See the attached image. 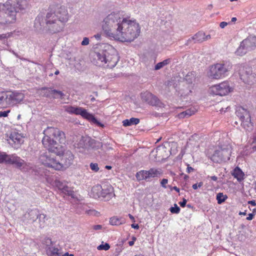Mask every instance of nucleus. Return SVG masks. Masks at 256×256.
<instances>
[{
	"mask_svg": "<svg viewBox=\"0 0 256 256\" xmlns=\"http://www.w3.org/2000/svg\"><path fill=\"white\" fill-rule=\"evenodd\" d=\"M239 123H240V120H239V122H238L237 120H236V121L234 122V123L233 125H234V126H238V124Z\"/></svg>",
	"mask_w": 256,
	"mask_h": 256,
	"instance_id": "e2e57ef3",
	"label": "nucleus"
},
{
	"mask_svg": "<svg viewBox=\"0 0 256 256\" xmlns=\"http://www.w3.org/2000/svg\"><path fill=\"white\" fill-rule=\"evenodd\" d=\"M46 214H40L39 212L38 218L36 219V222H34L33 224L36 227H38L40 228H44L46 225Z\"/></svg>",
	"mask_w": 256,
	"mask_h": 256,
	"instance_id": "4be33fe9",
	"label": "nucleus"
},
{
	"mask_svg": "<svg viewBox=\"0 0 256 256\" xmlns=\"http://www.w3.org/2000/svg\"><path fill=\"white\" fill-rule=\"evenodd\" d=\"M102 190L103 187L100 184L94 186L92 189L91 192L92 196L95 198H101Z\"/></svg>",
	"mask_w": 256,
	"mask_h": 256,
	"instance_id": "b1692460",
	"label": "nucleus"
},
{
	"mask_svg": "<svg viewBox=\"0 0 256 256\" xmlns=\"http://www.w3.org/2000/svg\"><path fill=\"white\" fill-rule=\"evenodd\" d=\"M54 184L55 186L58 188V190H62V192L64 189L65 186H66V184L59 180H56L54 181Z\"/></svg>",
	"mask_w": 256,
	"mask_h": 256,
	"instance_id": "c9c22d12",
	"label": "nucleus"
},
{
	"mask_svg": "<svg viewBox=\"0 0 256 256\" xmlns=\"http://www.w3.org/2000/svg\"><path fill=\"white\" fill-rule=\"evenodd\" d=\"M140 122L138 118H132L130 119H126L122 121L123 126H128L132 125L138 124Z\"/></svg>",
	"mask_w": 256,
	"mask_h": 256,
	"instance_id": "bb28decb",
	"label": "nucleus"
},
{
	"mask_svg": "<svg viewBox=\"0 0 256 256\" xmlns=\"http://www.w3.org/2000/svg\"><path fill=\"white\" fill-rule=\"evenodd\" d=\"M115 196L112 186L110 185H104L102 192V198L106 201L109 200Z\"/></svg>",
	"mask_w": 256,
	"mask_h": 256,
	"instance_id": "6ab92c4d",
	"label": "nucleus"
},
{
	"mask_svg": "<svg viewBox=\"0 0 256 256\" xmlns=\"http://www.w3.org/2000/svg\"><path fill=\"white\" fill-rule=\"evenodd\" d=\"M228 196L226 194H224L222 192H219L216 195V200L218 204L224 202Z\"/></svg>",
	"mask_w": 256,
	"mask_h": 256,
	"instance_id": "473e14b6",
	"label": "nucleus"
},
{
	"mask_svg": "<svg viewBox=\"0 0 256 256\" xmlns=\"http://www.w3.org/2000/svg\"><path fill=\"white\" fill-rule=\"evenodd\" d=\"M64 194L68 195V196H70L72 198H74V192L72 189L68 187L67 185L65 186L64 189L62 191Z\"/></svg>",
	"mask_w": 256,
	"mask_h": 256,
	"instance_id": "f704fd0d",
	"label": "nucleus"
},
{
	"mask_svg": "<svg viewBox=\"0 0 256 256\" xmlns=\"http://www.w3.org/2000/svg\"><path fill=\"white\" fill-rule=\"evenodd\" d=\"M10 154H7L6 152H0V164L5 163L8 164L7 160H9Z\"/></svg>",
	"mask_w": 256,
	"mask_h": 256,
	"instance_id": "72a5a7b5",
	"label": "nucleus"
},
{
	"mask_svg": "<svg viewBox=\"0 0 256 256\" xmlns=\"http://www.w3.org/2000/svg\"><path fill=\"white\" fill-rule=\"evenodd\" d=\"M66 111L69 114H75L76 115H80L83 118H86L94 124L100 125V122L92 114L88 113L86 110L81 107H74L72 106H66Z\"/></svg>",
	"mask_w": 256,
	"mask_h": 256,
	"instance_id": "9d476101",
	"label": "nucleus"
},
{
	"mask_svg": "<svg viewBox=\"0 0 256 256\" xmlns=\"http://www.w3.org/2000/svg\"><path fill=\"white\" fill-rule=\"evenodd\" d=\"M89 38L86 37H84L82 42L81 44L82 46H87L89 44Z\"/></svg>",
	"mask_w": 256,
	"mask_h": 256,
	"instance_id": "37998d69",
	"label": "nucleus"
},
{
	"mask_svg": "<svg viewBox=\"0 0 256 256\" xmlns=\"http://www.w3.org/2000/svg\"><path fill=\"white\" fill-rule=\"evenodd\" d=\"M134 241H132V240L128 242V244L130 246H133L134 244Z\"/></svg>",
	"mask_w": 256,
	"mask_h": 256,
	"instance_id": "774afa93",
	"label": "nucleus"
},
{
	"mask_svg": "<svg viewBox=\"0 0 256 256\" xmlns=\"http://www.w3.org/2000/svg\"><path fill=\"white\" fill-rule=\"evenodd\" d=\"M187 200L184 198H183L182 201L179 202L180 205L182 208H184L186 206Z\"/></svg>",
	"mask_w": 256,
	"mask_h": 256,
	"instance_id": "09e8293b",
	"label": "nucleus"
},
{
	"mask_svg": "<svg viewBox=\"0 0 256 256\" xmlns=\"http://www.w3.org/2000/svg\"><path fill=\"white\" fill-rule=\"evenodd\" d=\"M48 250L52 256H59V250L55 247H49Z\"/></svg>",
	"mask_w": 256,
	"mask_h": 256,
	"instance_id": "a19ab883",
	"label": "nucleus"
},
{
	"mask_svg": "<svg viewBox=\"0 0 256 256\" xmlns=\"http://www.w3.org/2000/svg\"><path fill=\"white\" fill-rule=\"evenodd\" d=\"M194 170V168L190 166L189 164L188 165V167L186 168V172L188 173H190Z\"/></svg>",
	"mask_w": 256,
	"mask_h": 256,
	"instance_id": "603ef678",
	"label": "nucleus"
},
{
	"mask_svg": "<svg viewBox=\"0 0 256 256\" xmlns=\"http://www.w3.org/2000/svg\"><path fill=\"white\" fill-rule=\"evenodd\" d=\"M254 216V214H253L252 213L249 214L248 216L246 218V220H252Z\"/></svg>",
	"mask_w": 256,
	"mask_h": 256,
	"instance_id": "5fc2aeb1",
	"label": "nucleus"
},
{
	"mask_svg": "<svg viewBox=\"0 0 256 256\" xmlns=\"http://www.w3.org/2000/svg\"><path fill=\"white\" fill-rule=\"evenodd\" d=\"M52 90L46 87H43L40 88L41 94L46 98H50L52 96L53 92Z\"/></svg>",
	"mask_w": 256,
	"mask_h": 256,
	"instance_id": "c85d7f7f",
	"label": "nucleus"
},
{
	"mask_svg": "<svg viewBox=\"0 0 256 256\" xmlns=\"http://www.w3.org/2000/svg\"><path fill=\"white\" fill-rule=\"evenodd\" d=\"M194 78V74L192 72H188L186 76L184 79L188 84H192V82Z\"/></svg>",
	"mask_w": 256,
	"mask_h": 256,
	"instance_id": "58836bf2",
	"label": "nucleus"
},
{
	"mask_svg": "<svg viewBox=\"0 0 256 256\" xmlns=\"http://www.w3.org/2000/svg\"><path fill=\"white\" fill-rule=\"evenodd\" d=\"M39 212V210L37 209L28 210L24 214V222L26 221L27 222L33 224L34 222H36V219L38 218Z\"/></svg>",
	"mask_w": 256,
	"mask_h": 256,
	"instance_id": "dca6fc26",
	"label": "nucleus"
},
{
	"mask_svg": "<svg viewBox=\"0 0 256 256\" xmlns=\"http://www.w3.org/2000/svg\"><path fill=\"white\" fill-rule=\"evenodd\" d=\"M62 256H74L73 254H70L68 252H66Z\"/></svg>",
	"mask_w": 256,
	"mask_h": 256,
	"instance_id": "680f3d73",
	"label": "nucleus"
},
{
	"mask_svg": "<svg viewBox=\"0 0 256 256\" xmlns=\"http://www.w3.org/2000/svg\"><path fill=\"white\" fill-rule=\"evenodd\" d=\"M232 176L238 182H241L244 180V173L242 172V170L238 168V166L236 167L234 170L233 172L232 173Z\"/></svg>",
	"mask_w": 256,
	"mask_h": 256,
	"instance_id": "393cba45",
	"label": "nucleus"
},
{
	"mask_svg": "<svg viewBox=\"0 0 256 256\" xmlns=\"http://www.w3.org/2000/svg\"><path fill=\"white\" fill-rule=\"evenodd\" d=\"M162 174L160 170L151 168L148 170H141L137 172L136 177L138 181L145 180L146 182H150L151 178L159 177Z\"/></svg>",
	"mask_w": 256,
	"mask_h": 256,
	"instance_id": "f8f14e48",
	"label": "nucleus"
},
{
	"mask_svg": "<svg viewBox=\"0 0 256 256\" xmlns=\"http://www.w3.org/2000/svg\"><path fill=\"white\" fill-rule=\"evenodd\" d=\"M53 94L52 98H60V99H63L64 98L65 94L62 91L58 90H52Z\"/></svg>",
	"mask_w": 256,
	"mask_h": 256,
	"instance_id": "2f4dec72",
	"label": "nucleus"
},
{
	"mask_svg": "<svg viewBox=\"0 0 256 256\" xmlns=\"http://www.w3.org/2000/svg\"><path fill=\"white\" fill-rule=\"evenodd\" d=\"M113 48L106 44H99L95 48L93 62L99 66H106L110 68H114L118 61V56L114 53Z\"/></svg>",
	"mask_w": 256,
	"mask_h": 256,
	"instance_id": "39448f33",
	"label": "nucleus"
},
{
	"mask_svg": "<svg viewBox=\"0 0 256 256\" xmlns=\"http://www.w3.org/2000/svg\"><path fill=\"white\" fill-rule=\"evenodd\" d=\"M211 180H214V181H216L217 180H218V178L217 176H212L210 177Z\"/></svg>",
	"mask_w": 256,
	"mask_h": 256,
	"instance_id": "052dcab7",
	"label": "nucleus"
},
{
	"mask_svg": "<svg viewBox=\"0 0 256 256\" xmlns=\"http://www.w3.org/2000/svg\"><path fill=\"white\" fill-rule=\"evenodd\" d=\"M94 141L93 140H91L88 137L82 136L80 140L76 143H75L74 146L78 148H82L84 150L90 146H92Z\"/></svg>",
	"mask_w": 256,
	"mask_h": 256,
	"instance_id": "2eb2a0df",
	"label": "nucleus"
},
{
	"mask_svg": "<svg viewBox=\"0 0 256 256\" xmlns=\"http://www.w3.org/2000/svg\"><path fill=\"white\" fill-rule=\"evenodd\" d=\"M102 30L106 36L122 42H131L138 37L140 28L136 20L121 16L119 12H112L102 22Z\"/></svg>",
	"mask_w": 256,
	"mask_h": 256,
	"instance_id": "f257e3e1",
	"label": "nucleus"
},
{
	"mask_svg": "<svg viewBox=\"0 0 256 256\" xmlns=\"http://www.w3.org/2000/svg\"><path fill=\"white\" fill-rule=\"evenodd\" d=\"M110 222L112 225L118 226L124 223V220L119 218L116 216H114L110 218Z\"/></svg>",
	"mask_w": 256,
	"mask_h": 256,
	"instance_id": "7c9ffc66",
	"label": "nucleus"
},
{
	"mask_svg": "<svg viewBox=\"0 0 256 256\" xmlns=\"http://www.w3.org/2000/svg\"><path fill=\"white\" fill-rule=\"evenodd\" d=\"M128 216L129 218L132 220L134 222V217L130 214H128Z\"/></svg>",
	"mask_w": 256,
	"mask_h": 256,
	"instance_id": "69168bd1",
	"label": "nucleus"
},
{
	"mask_svg": "<svg viewBox=\"0 0 256 256\" xmlns=\"http://www.w3.org/2000/svg\"><path fill=\"white\" fill-rule=\"evenodd\" d=\"M94 38L97 40H100L101 34H97L94 36Z\"/></svg>",
	"mask_w": 256,
	"mask_h": 256,
	"instance_id": "6e6d98bb",
	"label": "nucleus"
},
{
	"mask_svg": "<svg viewBox=\"0 0 256 256\" xmlns=\"http://www.w3.org/2000/svg\"><path fill=\"white\" fill-rule=\"evenodd\" d=\"M8 164H14L18 168H24L26 163L25 161L16 154H10L9 160H7Z\"/></svg>",
	"mask_w": 256,
	"mask_h": 256,
	"instance_id": "f3484780",
	"label": "nucleus"
},
{
	"mask_svg": "<svg viewBox=\"0 0 256 256\" xmlns=\"http://www.w3.org/2000/svg\"><path fill=\"white\" fill-rule=\"evenodd\" d=\"M42 244H45L48 248L49 247H50L51 245L52 244V240L50 238H44L42 240Z\"/></svg>",
	"mask_w": 256,
	"mask_h": 256,
	"instance_id": "e433bc0d",
	"label": "nucleus"
},
{
	"mask_svg": "<svg viewBox=\"0 0 256 256\" xmlns=\"http://www.w3.org/2000/svg\"><path fill=\"white\" fill-rule=\"evenodd\" d=\"M252 147L254 150H256V136L253 138V141L252 143Z\"/></svg>",
	"mask_w": 256,
	"mask_h": 256,
	"instance_id": "de8ad7c7",
	"label": "nucleus"
},
{
	"mask_svg": "<svg viewBox=\"0 0 256 256\" xmlns=\"http://www.w3.org/2000/svg\"><path fill=\"white\" fill-rule=\"evenodd\" d=\"M6 38V35L4 34H0V40H2L5 38Z\"/></svg>",
	"mask_w": 256,
	"mask_h": 256,
	"instance_id": "0e129e2a",
	"label": "nucleus"
},
{
	"mask_svg": "<svg viewBox=\"0 0 256 256\" xmlns=\"http://www.w3.org/2000/svg\"><path fill=\"white\" fill-rule=\"evenodd\" d=\"M8 100V94L4 92H0V107L5 108L10 105Z\"/></svg>",
	"mask_w": 256,
	"mask_h": 256,
	"instance_id": "5701e85b",
	"label": "nucleus"
},
{
	"mask_svg": "<svg viewBox=\"0 0 256 256\" xmlns=\"http://www.w3.org/2000/svg\"><path fill=\"white\" fill-rule=\"evenodd\" d=\"M236 114L240 122V125L246 130L252 128V124L251 122L250 116L247 110L242 106L236 108Z\"/></svg>",
	"mask_w": 256,
	"mask_h": 256,
	"instance_id": "1a4fd4ad",
	"label": "nucleus"
},
{
	"mask_svg": "<svg viewBox=\"0 0 256 256\" xmlns=\"http://www.w3.org/2000/svg\"><path fill=\"white\" fill-rule=\"evenodd\" d=\"M232 152V146L229 144H224L218 146L210 157L215 163H222L230 160Z\"/></svg>",
	"mask_w": 256,
	"mask_h": 256,
	"instance_id": "6e6552de",
	"label": "nucleus"
},
{
	"mask_svg": "<svg viewBox=\"0 0 256 256\" xmlns=\"http://www.w3.org/2000/svg\"><path fill=\"white\" fill-rule=\"evenodd\" d=\"M248 204H250L251 205L254 206H255L256 205V203L254 200L248 201Z\"/></svg>",
	"mask_w": 256,
	"mask_h": 256,
	"instance_id": "4d7b16f0",
	"label": "nucleus"
},
{
	"mask_svg": "<svg viewBox=\"0 0 256 256\" xmlns=\"http://www.w3.org/2000/svg\"><path fill=\"white\" fill-rule=\"evenodd\" d=\"M170 212L172 214H178L180 212V208L176 204H174V206L171 207L170 209Z\"/></svg>",
	"mask_w": 256,
	"mask_h": 256,
	"instance_id": "ea45409f",
	"label": "nucleus"
},
{
	"mask_svg": "<svg viewBox=\"0 0 256 256\" xmlns=\"http://www.w3.org/2000/svg\"><path fill=\"white\" fill-rule=\"evenodd\" d=\"M10 112V110H6V111H0V118L7 116Z\"/></svg>",
	"mask_w": 256,
	"mask_h": 256,
	"instance_id": "c03bdc74",
	"label": "nucleus"
},
{
	"mask_svg": "<svg viewBox=\"0 0 256 256\" xmlns=\"http://www.w3.org/2000/svg\"><path fill=\"white\" fill-rule=\"evenodd\" d=\"M60 162L57 160L52 154L44 153L40 156L42 164L46 166L52 168L56 170H61L63 168L70 166L73 162L74 155L70 150L63 152Z\"/></svg>",
	"mask_w": 256,
	"mask_h": 256,
	"instance_id": "423d86ee",
	"label": "nucleus"
},
{
	"mask_svg": "<svg viewBox=\"0 0 256 256\" xmlns=\"http://www.w3.org/2000/svg\"><path fill=\"white\" fill-rule=\"evenodd\" d=\"M174 190L176 191L177 192H180V189L176 187V186H174L173 188H172Z\"/></svg>",
	"mask_w": 256,
	"mask_h": 256,
	"instance_id": "338daca9",
	"label": "nucleus"
},
{
	"mask_svg": "<svg viewBox=\"0 0 256 256\" xmlns=\"http://www.w3.org/2000/svg\"><path fill=\"white\" fill-rule=\"evenodd\" d=\"M110 248V246L108 244V243H105L104 244H103V242H102V244H100V246H98V247H97V249L98 250H109Z\"/></svg>",
	"mask_w": 256,
	"mask_h": 256,
	"instance_id": "4c0bfd02",
	"label": "nucleus"
},
{
	"mask_svg": "<svg viewBox=\"0 0 256 256\" xmlns=\"http://www.w3.org/2000/svg\"><path fill=\"white\" fill-rule=\"evenodd\" d=\"M28 6L27 0H8L4 4L0 3V24L14 22L16 14L24 10Z\"/></svg>",
	"mask_w": 256,
	"mask_h": 256,
	"instance_id": "20e7f679",
	"label": "nucleus"
},
{
	"mask_svg": "<svg viewBox=\"0 0 256 256\" xmlns=\"http://www.w3.org/2000/svg\"><path fill=\"white\" fill-rule=\"evenodd\" d=\"M242 69L240 70L239 74L240 79L245 84L252 86L256 82V74L252 72V68L238 66Z\"/></svg>",
	"mask_w": 256,
	"mask_h": 256,
	"instance_id": "9b49d317",
	"label": "nucleus"
},
{
	"mask_svg": "<svg viewBox=\"0 0 256 256\" xmlns=\"http://www.w3.org/2000/svg\"><path fill=\"white\" fill-rule=\"evenodd\" d=\"M246 45L243 44L242 42H240V46L236 52L237 56H242L244 55L249 50L246 47Z\"/></svg>",
	"mask_w": 256,
	"mask_h": 256,
	"instance_id": "cd10ccee",
	"label": "nucleus"
},
{
	"mask_svg": "<svg viewBox=\"0 0 256 256\" xmlns=\"http://www.w3.org/2000/svg\"><path fill=\"white\" fill-rule=\"evenodd\" d=\"M168 180L166 178H163L160 182V184L164 188H166V184L168 183Z\"/></svg>",
	"mask_w": 256,
	"mask_h": 256,
	"instance_id": "a18cd8bd",
	"label": "nucleus"
},
{
	"mask_svg": "<svg viewBox=\"0 0 256 256\" xmlns=\"http://www.w3.org/2000/svg\"><path fill=\"white\" fill-rule=\"evenodd\" d=\"M131 226L132 228H135V229H138L139 228V226L138 224H132L131 225Z\"/></svg>",
	"mask_w": 256,
	"mask_h": 256,
	"instance_id": "bf43d9fd",
	"label": "nucleus"
},
{
	"mask_svg": "<svg viewBox=\"0 0 256 256\" xmlns=\"http://www.w3.org/2000/svg\"><path fill=\"white\" fill-rule=\"evenodd\" d=\"M204 32H198L195 34L192 37L190 38L186 42V44H188L192 41L194 42V43H200L204 41Z\"/></svg>",
	"mask_w": 256,
	"mask_h": 256,
	"instance_id": "412c9836",
	"label": "nucleus"
},
{
	"mask_svg": "<svg viewBox=\"0 0 256 256\" xmlns=\"http://www.w3.org/2000/svg\"><path fill=\"white\" fill-rule=\"evenodd\" d=\"M242 42L249 51L256 48V36H254L250 35Z\"/></svg>",
	"mask_w": 256,
	"mask_h": 256,
	"instance_id": "aec40b11",
	"label": "nucleus"
},
{
	"mask_svg": "<svg viewBox=\"0 0 256 256\" xmlns=\"http://www.w3.org/2000/svg\"><path fill=\"white\" fill-rule=\"evenodd\" d=\"M90 169L94 172H98L99 170L98 164L96 163H90Z\"/></svg>",
	"mask_w": 256,
	"mask_h": 256,
	"instance_id": "79ce46f5",
	"label": "nucleus"
},
{
	"mask_svg": "<svg viewBox=\"0 0 256 256\" xmlns=\"http://www.w3.org/2000/svg\"><path fill=\"white\" fill-rule=\"evenodd\" d=\"M231 91L228 82H224L219 84L214 85L210 88V93L214 95L225 96Z\"/></svg>",
	"mask_w": 256,
	"mask_h": 256,
	"instance_id": "ddd939ff",
	"label": "nucleus"
},
{
	"mask_svg": "<svg viewBox=\"0 0 256 256\" xmlns=\"http://www.w3.org/2000/svg\"><path fill=\"white\" fill-rule=\"evenodd\" d=\"M68 17L66 8L62 6L54 12H40L35 19L34 26L38 28L43 27L50 34L57 33L63 29Z\"/></svg>",
	"mask_w": 256,
	"mask_h": 256,
	"instance_id": "f03ea898",
	"label": "nucleus"
},
{
	"mask_svg": "<svg viewBox=\"0 0 256 256\" xmlns=\"http://www.w3.org/2000/svg\"><path fill=\"white\" fill-rule=\"evenodd\" d=\"M11 138L15 143L17 142L18 144H20V141L22 140L20 138H14V136H12Z\"/></svg>",
	"mask_w": 256,
	"mask_h": 256,
	"instance_id": "8fccbe9b",
	"label": "nucleus"
},
{
	"mask_svg": "<svg viewBox=\"0 0 256 256\" xmlns=\"http://www.w3.org/2000/svg\"><path fill=\"white\" fill-rule=\"evenodd\" d=\"M196 112V109L194 108H190L186 110L180 112L178 114V116L180 118H188L190 116L194 114Z\"/></svg>",
	"mask_w": 256,
	"mask_h": 256,
	"instance_id": "a878e982",
	"label": "nucleus"
},
{
	"mask_svg": "<svg viewBox=\"0 0 256 256\" xmlns=\"http://www.w3.org/2000/svg\"><path fill=\"white\" fill-rule=\"evenodd\" d=\"M141 98L143 102L150 106L160 108L164 107V104L158 98L150 92H146L142 93Z\"/></svg>",
	"mask_w": 256,
	"mask_h": 256,
	"instance_id": "4468645a",
	"label": "nucleus"
},
{
	"mask_svg": "<svg viewBox=\"0 0 256 256\" xmlns=\"http://www.w3.org/2000/svg\"><path fill=\"white\" fill-rule=\"evenodd\" d=\"M202 185H203V182H200L198 183V185L197 184H194L192 186V188L194 190H196L198 188L202 187Z\"/></svg>",
	"mask_w": 256,
	"mask_h": 256,
	"instance_id": "49530a36",
	"label": "nucleus"
},
{
	"mask_svg": "<svg viewBox=\"0 0 256 256\" xmlns=\"http://www.w3.org/2000/svg\"><path fill=\"white\" fill-rule=\"evenodd\" d=\"M170 62L171 60L170 58L164 60L162 62L158 63L154 66V70H159L164 68V66L168 64Z\"/></svg>",
	"mask_w": 256,
	"mask_h": 256,
	"instance_id": "c756f323",
	"label": "nucleus"
},
{
	"mask_svg": "<svg viewBox=\"0 0 256 256\" xmlns=\"http://www.w3.org/2000/svg\"><path fill=\"white\" fill-rule=\"evenodd\" d=\"M228 24V22H221L220 24V26L222 28H224Z\"/></svg>",
	"mask_w": 256,
	"mask_h": 256,
	"instance_id": "3c124183",
	"label": "nucleus"
},
{
	"mask_svg": "<svg viewBox=\"0 0 256 256\" xmlns=\"http://www.w3.org/2000/svg\"><path fill=\"white\" fill-rule=\"evenodd\" d=\"M24 94L22 92L16 91L11 92L8 94L10 105L20 103L24 100Z\"/></svg>",
	"mask_w": 256,
	"mask_h": 256,
	"instance_id": "a211bd4d",
	"label": "nucleus"
},
{
	"mask_svg": "<svg viewBox=\"0 0 256 256\" xmlns=\"http://www.w3.org/2000/svg\"><path fill=\"white\" fill-rule=\"evenodd\" d=\"M232 68V64L229 61H222L213 64L210 67L208 76L213 79H220L228 76Z\"/></svg>",
	"mask_w": 256,
	"mask_h": 256,
	"instance_id": "0eeeda50",
	"label": "nucleus"
},
{
	"mask_svg": "<svg viewBox=\"0 0 256 256\" xmlns=\"http://www.w3.org/2000/svg\"><path fill=\"white\" fill-rule=\"evenodd\" d=\"M102 228V226L100 224L94 225L93 226V228L94 230H99Z\"/></svg>",
	"mask_w": 256,
	"mask_h": 256,
	"instance_id": "864d4df0",
	"label": "nucleus"
},
{
	"mask_svg": "<svg viewBox=\"0 0 256 256\" xmlns=\"http://www.w3.org/2000/svg\"><path fill=\"white\" fill-rule=\"evenodd\" d=\"M44 136L42 140L44 146L48 150L47 154L54 153L60 156L64 151V148L60 144L64 143L66 136L64 133L59 129L53 127H48L44 131Z\"/></svg>",
	"mask_w": 256,
	"mask_h": 256,
	"instance_id": "7ed1b4c3",
	"label": "nucleus"
},
{
	"mask_svg": "<svg viewBox=\"0 0 256 256\" xmlns=\"http://www.w3.org/2000/svg\"><path fill=\"white\" fill-rule=\"evenodd\" d=\"M211 38V36L210 34H208L206 36V34H204V41L207 40Z\"/></svg>",
	"mask_w": 256,
	"mask_h": 256,
	"instance_id": "13d9d810",
	"label": "nucleus"
}]
</instances>
